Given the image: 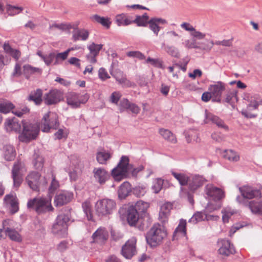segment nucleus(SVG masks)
<instances>
[{"instance_id": "obj_1", "label": "nucleus", "mask_w": 262, "mask_h": 262, "mask_svg": "<svg viewBox=\"0 0 262 262\" xmlns=\"http://www.w3.org/2000/svg\"><path fill=\"white\" fill-rule=\"evenodd\" d=\"M70 219L69 213L59 214L53 224L51 232L59 238H64L68 235V223Z\"/></svg>"}, {"instance_id": "obj_2", "label": "nucleus", "mask_w": 262, "mask_h": 262, "mask_svg": "<svg viewBox=\"0 0 262 262\" xmlns=\"http://www.w3.org/2000/svg\"><path fill=\"white\" fill-rule=\"evenodd\" d=\"M27 207L30 210H35L38 214L52 211L53 209L51 200L43 197H35L28 200Z\"/></svg>"}, {"instance_id": "obj_3", "label": "nucleus", "mask_w": 262, "mask_h": 262, "mask_svg": "<svg viewBox=\"0 0 262 262\" xmlns=\"http://www.w3.org/2000/svg\"><path fill=\"white\" fill-rule=\"evenodd\" d=\"M116 207V203L114 200L103 199L97 201L95 208L96 214L100 217H103L112 214Z\"/></svg>"}, {"instance_id": "obj_4", "label": "nucleus", "mask_w": 262, "mask_h": 262, "mask_svg": "<svg viewBox=\"0 0 262 262\" xmlns=\"http://www.w3.org/2000/svg\"><path fill=\"white\" fill-rule=\"evenodd\" d=\"M166 236V231L160 225H154L147 233L146 239L151 246H156L159 244Z\"/></svg>"}, {"instance_id": "obj_5", "label": "nucleus", "mask_w": 262, "mask_h": 262, "mask_svg": "<svg viewBox=\"0 0 262 262\" xmlns=\"http://www.w3.org/2000/svg\"><path fill=\"white\" fill-rule=\"evenodd\" d=\"M22 127L21 134L19 136L20 141L28 142L36 138L39 130L37 124L26 121V122H22Z\"/></svg>"}, {"instance_id": "obj_6", "label": "nucleus", "mask_w": 262, "mask_h": 262, "mask_svg": "<svg viewBox=\"0 0 262 262\" xmlns=\"http://www.w3.org/2000/svg\"><path fill=\"white\" fill-rule=\"evenodd\" d=\"M132 170V165L129 164L127 156H122L117 167L112 170V174L116 180L120 181L127 173Z\"/></svg>"}, {"instance_id": "obj_7", "label": "nucleus", "mask_w": 262, "mask_h": 262, "mask_svg": "<svg viewBox=\"0 0 262 262\" xmlns=\"http://www.w3.org/2000/svg\"><path fill=\"white\" fill-rule=\"evenodd\" d=\"M41 175L38 172L31 171L26 178V181L29 187L34 191H39L41 186H45L47 184V181L43 178V181L40 180Z\"/></svg>"}, {"instance_id": "obj_8", "label": "nucleus", "mask_w": 262, "mask_h": 262, "mask_svg": "<svg viewBox=\"0 0 262 262\" xmlns=\"http://www.w3.org/2000/svg\"><path fill=\"white\" fill-rule=\"evenodd\" d=\"M59 124L57 114L49 112L45 114L42 118L41 130L43 132H48L51 128L57 129Z\"/></svg>"}, {"instance_id": "obj_9", "label": "nucleus", "mask_w": 262, "mask_h": 262, "mask_svg": "<svg viewBox=\"0 0 262 262\" xmlns=\"http://www.w3.org/2000/svg\"><path fill=\"white\" fill-rule=\"evenodd\" d=\"M89 97L87 94L80 95L76 93L71 92L68 94L67 97V102L69 105L72 108H77L81 103H85L89 99Z\"/></svg>"}, {"instance_id": "obj_10", "label": "nucleus", "mask_w": 262, "mask_h": 262, "mask_svg": "<svg viewBox=\"0 0 262 262\" xmlns=\"http://www.w3.org/2000/svg\"><path fill=\"white\" fill-rule=\"evenodd\" d=\"M136 238L133 237L129 239L122 247L121 254L126 259H130L137 253Z\"/></svg>"}, {"instance_id": "obj_11", "label": "nucleus", "mask_w": 262, "mask_h": 262, "mask_svg": "<svg viewBox=\"0 0 262 262\" xmlns=\"http://www.w3.org/2000/svg\"><path fill=\"white\" fill-rule=\"evenodd\" d=\"M62 98V94L60 91L53 89L45 94L43 100L47 105H54L59 102Z\"/></svg>"}, {"instance_id": "obj_12", "label": "nucleus", "mask_w": 262, "mask_h": 262, "mask_svg": "<svg viewBox=\"0 0 262 262\" xmlns=\"http://www.w3.org/2000/svg\"><path fill=\"white\" fill-rule=\"evenodd\" d=\"M205 192L208 198L214 201H219L225 196L222 189L212 184H207L205 186Z\"/></svg>"}, {"instance_id": "obj_13", "label": "nucleus", "mask_w": 262, "mask_h": 262, "mask_svg": "<svg viewBox=\"0 0 262 262\" xmlns=\"http://www.w3.org/2000/svg\"><path fill=\"white\" fill-rule=\"evenodd\" d=\"M73 194L67 191H61L57 193L54 198V205L56 207L62 206L69 203L72 199Z\"/></svg>"}, {"instance_id": "obj_14", "label": "nucleus", "mask_w": 262, "mask_h": 262, "mask_svg": "<svg viewBox=\"0 0 262 262\" xmlns=\"http://www.w3.org/2000/svg\"><path fill=\"white\" fill-rule=\"evenodd\" d=\"M23 165L20 162L15 163L12 170V177L14 187H18L23 182V174L21 172Z\"/></svg>"}, {"instance_id": "obj_15", "label": "nucleus", "mask_w": 262, "mask_h": 262, "mask_svg": "<svg viewBox=\"0 0 262 262\" xmlns=\"http://www.w3.org/2000/svg\"><path fill=\"white\" fill-rule=\"evenodd\" d=\"M225 89V84L221 81H218L214 84L209 85L208 91L210 92L212 97L215 98L214 101L220 102L222 93Z\"/></svg>"}, {"instance_id": "obj_16", "label": "nucleus", "mask_w": 262, "mask_h": 262, "mask_svg": "<svg viewBox=\"0 0 262 262\" xmlns=\"http://www.w3.org/2000/svg\"><path fill=\"white\" fill-rule=\"evenodd\" d=\"M10 222V220H6L3 222V227L5 230L6 235L12 241L20 242L22 240L20 235L15 229L8 227Z\"/></svg>"}, {"instance_id": "obj_17", "label": "nucleus", "mask_w": 262, "mask_h": 262, "mask_svg": "<svg viewBox=\"0 0 262 262\" xmlns=\"http://www.w3.org/2000/svg\"><path fill=\"white\" fill-rule=\"evenodd\" d=\"M92 238L94 243L104 244L108 238V232L105 229L99 228L93 233Z\"/></svg>"}, {"instance_id": "obj_18", "label": "nucleus", "mask_w": 262, "mask_h": 262, "mask_svg": "<svg viewBox=\"0 0 262 262\" xmlns=\"http://www.w3.org/2000/svg\"><path fill=\"white\" fill-rule=\"evenodd\" d=\"M209 121L216 124L219 127L224 128L226 130H228V126L225 124L224 121L222 119L218 116L208 112L206 110L204 122L205 123H208Z\"/></svg>"}, {"instance_id": "obj_19", "label": "nucleus", "mask_w": 262, "mask_h": 262, "mask_svg": "<svg viewBox=\"0 0 262 262\" xmlns=\"http://www.w3.org/2000/svg\"><path fill=\"white\" fill-rule=\"evenodd\" d=\"M167 23V21L165 19L159 17H152L149 20L148 25L150 30L157 36L161 30L159 25H165Z\"/></svg>"}, {"instance_id": "obj_20", "label": "nucleus", "mask_w": 262, "mask_h": 262, "mask_svg": "<svg viewBox=\"0 0 262 262\" xmlns=\"http://www.w3.org/2000/svg\"><path fill=\"white\" fill-rule=\"evenodd\" d=\"M206 182V180L202 176L194 175L192 177L191 180L189 179L188 187L191 191H194L200 187H202Z\"/></svg>"}, {"instance_id": "obj_21", "label": "nucleus", "mask_w": 262, "mask_h": 262, "mask_svg": "<svg viewBox=\"0 0 262 262\" xmlns=\"http://www.w3.org/2000/svg\"><path fill=\"white\" fill-rule=\"evenodd\" d=\"M239 191L244 198L252 199L254 198L261 196V191L258 189H253L249 186L239 188Z\"/></svg>"}, {"instance_id": "obj_22", "label": "nucleus", "mask_w": 262, "mask_h": 262, "mask_svg": "<svg viewBox=\"0 0 262 262\" xmlns=\"http://www.w3.org/2000/svg\"><path fill=\"white\" fill-rule=\"evenodd\" d=\"M22 122H26V120L19 121L16 118L8 119L6 121V128L7 131H14L20 133L22 130Z\"/></svg>"}, {"instance_id": "obj_23", "label": "nucleus", "mask_w": 262, "mask_h": 262, "mask_svg": "<svg viewBox=\"0 0 262 262\" xmlns=\"http://www.w3.org/2000/svg\"><path fill=\"white\" fill-rule=\"evenodd\" d=\"M222 246L219 249L220 254L224 256H228L235 252V250L232 245L228 240H223L221 242Z\"/></svg>"}, {"instance_id": "obj_24", "label": "nucleus", "mask_w": 262, "mask_h": 262, "mask_svg": "<svg viewBox=\"0 0 262 262\" xmlns=\"http://www.w3.org/2000/svg\"><path fill=\"white\" fill-rule=\"evenodd\" d=\"M139 213L133 207H129L127 210V220L129 225L135 226L139 220Z\"/></svg>"}, {"instance_id": "obj_25", "label": "nucleus", "mask_w": 262, "mask_h": 262, "mask_svg": "<svg viewBox=\"0 0 262 262\" xmlns=\"http://www.w3.org/2000/svg\"><path fill=\"white\" fill-rule=\"evenodd\" d=\"M93 173L94 178L100 184L105 183L109 177V174L103 168H95Z\"/></svg>"}, {"instance_id": "obj_26", "label": "nucleus", "mask_w": 262, "mask_h": 262, "mask_svg": "<svg viewBox=\"0 0 262 262\" xmlns=\"http://www.w3.org/2000/svg\"><path fill=\"white\" fill-rule=\"evenodd\" d=\"M89 36V32L84 29H76L73 32L72 38L74 41H77L81 39L85 41L88 39Z\"/></svg>"}, {"instance_id": "obj_27", "label": "nucleus", "mask_w": 262, "mask_h": 262, "mask_svg": "<svg viewBox=\"0 0 262 262\" xmlns=\"http://www.w3.org/2000/svg\"><path fill=\"white\" fill-rule=\"evenodd\" d=\"M6 203L10 206V211L12 213H16L18 210V203L12 194H7L4 198Z\"/></svg>"}, {"instance_id": "obj_28", "label": "nucleus", "mask_w": 262, "mask_h": 262, "mask_svg": "<svg viewBox=\"0 0 262 262\" xmlns=\"http://www.w3.org/2000/svg\"><path fill=\"white\" fill-rule=\"evenodd\" d=\"M132 188L130 184L127 182H124L120 186L118 190V196L121 199H125L131 192Z\"/></svg>"}, {"instance_id": "obj_29", "label": "nucleus", "mask_w": 262, "mask_h": 262, "mask_svg": "<svg viewBox=\"0 0 262 262\" xmlns=\"http://www.w3.org/2000/svg\"><path fill=\"white\" fill-rule=\"evenodd\" d=\"M16 155L15 150L13 146L6 145L3 147V156L7 161L13 160Z\"/></svg>"}, {"instance_id": "obj_30", "label": "nucleus", "mask_w": 262, "mask_h": 262, "mask_svg": "<svg viewBox=\"0 0 262 262\" xmlns=\"http://www.w3.org/2000/svg\"><path fill=\"white\" fill-rule=\"evenodd\" d=\"M159 133L161 136L168 142L173 144L177 143V140L175 135L169 130L164 128H160Z\"/></svg>"}, {"instance_id": "obj_31", "label": "nucleus", "mask_w": 262, "mask_h": 262, "mask_svg": "<svg viewBox=\"0 0 262 262\" xmlns=\"http://www.w3.org/2000/svg\"><path fill=\"white\" fill-rule=\"evenodd\" d=\"M171 174L179 182L181 186H186L188 184L189 177L187 174L172 171Z\"/></svg>"}, {"instance_id": "obj_32", "label": "nucleus", "mask_w": 262, "mask_h": 262, "mask_svg": "<svg viewBox=\"0 0 262 262\" xmlns=\"http://www.w3.org/2000/svg\"><path fill=\"white\" fill-rule=\"evenodd\" d=\"M248 207L253 214L262 215V200L259 202L251 201L249 202Z\"/></svg>"}, {"instance_id": "obj_33", "label": "nucleus", "mask_w": 262, "mask_h": 262, "mask_svg": "<svg viewBox=\"0 0 262 262\" xmlns=\"http://www.w3.org/2000/svg\"><path fill=\"white\" fill-rule=\"evenodd\" d=\"M42 92L41 89H37L32 92L28 97L29 101H33L36 105H39L43 101L42 99Z\"/></svg>"}, {"instance_id": "obj_34", "label": "nucleus", "mask_w": 262, "mask_h": 262, "mask_svg": "<svg viewBox=\"0 0 262 262\" xmlns=\"http://www.w3.org/2000/svg\"><path fill=\"white\" fill-rule=\"evenodd\" d=\"M149 17L146 13L142 15H137L135 19L132 20L133 23H135L138 27H146L149 22Z\"/></svg>"}, {"instance_id": "obj_35", "label": "nucleus", "mask_w": 262, "mask_h": 262, "mask_svg": "<svg viewBox=\"0 0 262 262\" xmlns=\"http://www.w3.org/2000/svg\"><path fill=\"white\" fill-rule=\"evenodd\" d=\"M115 21L119 26H127L133 23L132 20L129 19L128 16L124 13L117 15Z\"/></svg>"}, {"instance_id": "obj_36", "label": "nucleus", "mask_w": 262, "mask_h": 262, "mask_svg": "<svg viewBox=\"0 0 262 262\" xmlns=\"http://www.w3.org/2000/svg\"><path fill=\"white\" fill-rule=\"evenodd\" d=\"M172 207V205L170 203H164L161 207L159 216L161 219H163V221H165V219H166L169 215Z\"/></svg>"}, {"instance_id": "obj_37", "label": "nucleus", "mask_w": 262, "mask_h": 262, "mask_svg": "<svg viewBox=\"0 0 262 262\" xmlns=\"http://www.w3.org/2000/svg\"><path fill=\"white\" fill-rule=\"evenodd\" d=\"M211 216H207L202 212H197L189 220V223L195 224L197 223L204 221L205 219L208 220Z\"/></svg>"}, {"instance_id": "obj_38", "label": "nucleus", "mask_w": 262, "mask_h": 262, "mask_svg": "<svg viewBox=\"0 0 262 262\" xmlns=\"http://www.w3.org/2000/svg\"><path fill=\"white\" fill-rule=\"evenodd\" d=\"M223 156L231 162H237L239 160V155L233 150H226Z\"/></svg>"}, {"instance_id": "obj_39", "label": "nucleus", "mask_w": 262, "mask_h": 262, "mask_svg": "<svg viewBox=\"0 0 262 262\" xmlns=\"http://www.w3.org/2000/svg\"><path fill=\"white\" fill-rule=\"evenodd\" d=\"M111 157L110 152L106 151H99L97 153L96 159L98 162L101 164H105L106 161Z\"/></svg>"}, {"instance_id": "obj_40", "label": "nucleus", "mask_w": 262, "mask_h": 262, "mask_svg": "<svg viewBox=\"0 0 262 262\" xmlns=\"http://www.w3.org/2000/svg\"><path fill=\"white\" fill-rule=\"evenodd\" d=\"M163 46H164V50L168 55L176 58L180 57V54L179 50L176 47L165 45L164 43H163Z\"/></svg>"}, {"instance_id": "obj_41", "label": "nucleus", "mask_w": 262, "mask_h": 262, "mask_svg": "<svg viewBox=\"0 0 262 262\" xmlns=\"http://www.w3.org/2000/svg\"><path fill=\"white\" fill-rule=\"evenodd\" d=\"M90 18L92 20H95L97 23L101 24L102 26L106 28L110 27L111 22L109 21V19L107 18L101 17L97 14H95L91 16Z\"/></svg>"}, {"instance_id": "obj_42", "label": "nucleus", "mask_w": 262, "mask_h": 262, "mask_svg": "<svg viewBox=\"0 0 262 262\" xmlns=\"http://www.w3.org/2000/svg\"><path fill=\"white\" fill-rule=\"evenodd\" d=\"M130 207H133L134 209H136L139 213H145L148 208V204L145 202L140 201H138L135 205H132Z\"/></svg>"}, {"instance_id": "obj_43", "label": "nucleus", "mask_w": 262, "mask_h": 262, "mask_svg": "<svg viewBox=\"0 0 262 262\" xmlns=\"http://www.w3.org/2000/svg\"><path fill=\"white\" fill-rule=\"evenodd\" d=\"M140 221H138L141 224L139 226V228L141 230H146L148 228L151 223L150 219L147 215H145L143 217L139 218Z\"/></svg>"}, {"instance_id": "obj_44", "label": "nucleus", "mask_w": 262, "mask_h": 262, "mask_svg": "<svg viewBox=\"0 0 262 262\" xmlns=\"http://www.w3.org/2000/svg\"><path fill=\"white\" fill-rule=\"evenodd\" d=\"M259 105H262V100L258 99L256 98L251 99L249 101V103L247 106V111H250L254 110H256Z\"/></svg>"}, {"instance_id": "obj_45", "label": "nucleus", "mask_w": 262, "mask_h": 262, "mask_svg": "<svg viewBox=\"0 0 262 262\" xmlns=\"http://www.w3.org/2000/svg\"><path fill=\"white\" fill-rule=\"evenodd\" d=\"M163 185V180L157 178L154 180L151 189L155 193H158L161 190Z\"/></svg>"}, {"instance_id": "obj_46", "label": "nucleus", "mask_w": 262, "mask_h": 262, "mask_svg": "<svg viewBox=\"0 0 262 262\" xmlns=\"http://www.w3.org/2000/svg\"><path fill=\"white\" fill-rule=\"evenodd\" d=\"M6 10L9 15L13 16L19 14L21 11H23V8L20 7L14 6L8 4L7 5Z\"/></svg>"}, {"instance_id": "obj_47", "label": "nucleus", "mask_w": 262, "mask_h": 262, "mask_svg": "<svg viewBox=\"0 0 262 262\" xmlns=\"http://www.w3.org/2000/svg\"><path fill=\"white\" fill-rule=\"evenodd\" d=\"M103 45L101 44H96L94 42L91 43L88 47V49L90 50V52L94 56H97L99 51L102 48Z\"/></svg>"}, {"instance_id": "obj_48", "label": "nucleus", "mask_w": 262, "mask_h": 262, "mask_svg": "<svg viewBox=\"0 0 262 262\" xmlns=\"http://www.w3.org/2000/svg\"><path fill=\"white\" fill-rule=\"evenodd\" d=\"M186 221L185 220L181 219L180 221L178 226L176 228L174 233H181L182 235H185L186 234Z\"/></svg>"}, {"instance_id": "obj_49", "label": "nucleus", "mask_w": 262, "mask_h": 262, "mask_svg": "<svg viewBox=\"0 0 262 262\" xmlns=\"http://www.w3.org/2000/svg\"><path fill=\"white\" fill-rule=\"evenodd\" d=\"M71 49H69L66 51L62 53H58L57 54L55 53V61L54 63V65H56L59 64V60H66L69 56V52H70Z\"/></svg>"}, {"instance_id": "obj_50", "label": "nucleus", "mask_w": 262, "mask_h": 262, "mask_svg": "<svg viewBox=\"0 0 262 262\" xmlns=\"http://www.w3.org/2000/svg\"><path fill=\"white\" fill-rule=\"evenodd\" d=\"M23 68L25 72L30 74L36 73L40 74L42 72V69L38 68L33 67L29 64L25 65Z\"/></svg>"}, {"instance_id": "obj_51", "label": "nucleus", "mask_w": 262, "mask_h": 262, "mask_svg": "<svg viewBox=\"0 0 262 262\" xmlns=\"http://www.w3.org/2000/svg\"><path fill=\"white\" fill-rule=\"evenodd\" d=\"M146 192V187L144 186H138L133 188V193L137 197H142Z\"/></svg>"}, {"instance_id": "obj_52", "label": "nucleus", "mask_w": 262, "mask_h": 262, "mask_svg": "<svg viewBox=\"0 0 262 262\" xmlns=\"http://www.w3.org/2000/svg\"><path fill=\"white\" fill-rule=\"evenodd\" d=\"M82 207L83 210L87 216V219L88 220L91 221L93 220V215L91 210V206L89 202H84L82 205Z\"/></svg>"}, {"instance_id": "obj_53", "label": "nucleus", "mask_w": 262, "mask_h": 262, "mask_svg": "<svg viewBox=\"0 0 262 262\" xmlns=\"http://www.w3.org/2000/svg\"><path fill=\"white\" fill-rule=\"evenodd\" d=\"M43 158L38 155H35L34 156L33 163L35 168L37 169H41L43 165Z\"/></svg>"}, {"instance_id": "obj_54", "label": "nucleus", "mask_w": 262, "mask_h": 262, "mask_svg": "<svg viewBox=\"0 0 262 262\" xmlns=\"http://www.w3.org/2000/svg\"><path fill=\"white\" fill-rule=\"evenodd\" d=\"M184 46L188 49H198L199 46L196 44L195 39H186L182 42Z\"/></svg>"}, {"instance_id": "obj_55", "label": "nucleus", "mask_w": 262, "mask_h": 262, "mask_svg": "<svg viewBox=\"0 0 262 262\" xmlns=\"http://www.w3.org/2000/svg\"><path fill=\"white\" fill-rule=\"evenodd\" d=\"M14 107L12 103L9 102L0 103V112L5 114L9 113Z\"/></svg>"}, {"instance_id": "obj_56", "label": "nucleus", "mask_w": 262, "mask_h": 262, "mask_svg": "<svg viewBox=\"0 0 262 262\" xmlns=\"http://www.w3.org/2000/svg\"><path fill=\"white\" fill-rule=\"evenodd\" d=\"M215 45L213 40L207 41V42H201L199 48L206 51H210Z\"/></svg>"}, {"instance_id": "obj_57", "label": "nucleus", "mask_w": 262, "mask_h": 262, "mask_svg": "<svg viewBox=\"0 0 262 262\" xmlns=\"http://www.w3.org/2000/svg\"><path fill=\"white\" fill-rule=\"evenodd\" d=\"M59 187V182L56 179L55 176L52 174V181L49 188L50 193L53 192Z\"/></svg>"}, {"instance_id": "obj_58", "label": "nucleus", "mask_w": 262, "mask_h": 262, "mask_svg": "<svg viewBox=\"0 0 262 262\" xmlns=\"http://www.w3.org/2000/svg\"><path fill=\"white\" fill-rule=\"evenodd\" d=\"M130 103L128 99L125 98L122 99L119 104L120 111L122 112L125 110H128Z\"/></svg>"}, {"instance_id": "obj_59", "label": "nucleus", "mask_w": 262, "mask_h": 262, "mask_svg": "<svg viewBox=\"0 0 262 262\" xmlns=\"http://www.w3.org/2000/svg\"><path fill=\"white\" fill-rule=\"evenodd\" d=\"M121 93L118 91L113 92L110 97V101L114 104H117L120 98L121 97Z\"/></svg>"}, {"instance_id": "obj_60", "label": "nucleus", "mask_w": 262, "mask_h": 262, "mask_svg": "<svg viewBox=\"0 0 262 262\" xmlns=\"http://www.w3.org/2000/svg\"><path fill=\"white\" fill-rule=\"evenodd\" d=\"M190 34L193 38L199 40L204 39L206 36V34L196 30L195 28L193 29V31H192Z\"/></svg>"}, {"instance_id": "obj_61", "label": "nucleus", "mask_w": 262, "mask_h": 262, "mask_svg": "<svg viewBox=\"0 0 262 262\" xmlns=\"http://www.w3.org/2000/svg\"><path fill=\"white\" fill-rule=\"evenodd\" d=\"M126 55L130 57L137 58L139 59H144L145 56L139 51H129L127 52Z\"/></svg>"}, {"instance_id": "obj_62", "label": "nucleus", "mask_w": 262, "mask_h": 262, "mask_svg": "<svg viewBox=\"0 0 262 262\" xmlns=\"http://www.w3.org/2000/svg\"><path fill=\"white\" fill-rule=\"evenodd\" d=\"M55 58V53H50L48 55H45L43 60L47 66H49Z\"/></svg>"}, {"instance_id": "obj_63", "label": "nucleus", "mask_w": 262, "mask_h": 262, "mask_svg": "<svg viewBox=\"0 0 262 262\" xmlns=\"http://www.w3.org/2000/svg\"><path fill=\"white\" fill-rule=\"evenodd\" d=\"M146 62H150L151 65L158 68H162V61L159 59H154L148 57L146 59Z\"/></svg>"}, {"instance_id": "obj_64", "label": "nucleus", "mask_w": 262, "mask_h": 262, "mask_svg": "<svg viewBox=\"0 0 262 262\" xmlns=\"http://www.w3.org/2000/svg\"><path fill=\"white\" fill-rule=\"evenodd\" d=\"M233 38L230 39H224L223 40H217L215 41L214 43L217 46H223L224 47H231L232 45Z\"/></svg>"}]
</instances>
